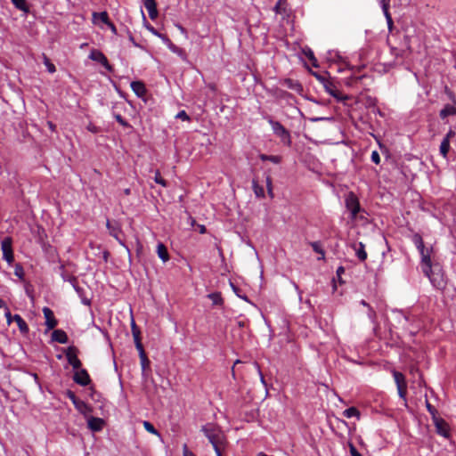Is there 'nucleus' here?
Returning <instances> with one entry per match:
<instances>
[{
	"label": "nucleus",
	"mask_w": 456,
	"mask_h": 456,
	"mask_svg": "<svg viewBox=\"0 0 456 456\" xmlns=\"http://www.w3.org/2000/svg\"><path fill=\"white\" fill-rule=\"evenodd\" d=\"M156 183L162 184L163 186L166 185L165 180L161 177L160 173L159 171H156L155 177H154Z\"/></svg>",
	"instance_id": "obj_47"
},
{
	"label": "nucleus",
	"mask_w": 456,
	"mask_h": 456,
	"mask_svg": "<svg viewBox=\"0 0 456 456\" xmlns=\"http://www.w3.org/2000/svg\"><path fill=\"white\" fill-rule=\"evenodd\" d=\"M349 451L351 456H362L353 444H349Z\"/></svg>",
	"instance_id": "obj_48"
},
{
	"label": "nucleus",
	"mask_w": 456,
	"mask_h": 456,
	"mask_svg": "<svg viewBox=\"0 0 456 456\" xmlns=\"http://www.w3.org/2000/svg\"><path fill=\"white\" fill-rule=\"evenodd\" d=\"M392 374L397 387L398 395L406 402L407 381L404 375L395 370H392Z\"/></svg>",
	"instance_id": "obj_3"
},
{
	"label": "nucleus",
	"mask_w": 456,
	"mask_h": 456,
	"mask_svg": "<svg viewBox=\"0 0 456 456\" xmlns=\"http://www.w3.org/2000/svg\"><path fill=\"white\" fill-rule=\"evenodd\" d=\"M412 241L416 248H418V250H422L423 248L425 247L422 237L419 234H414L412 237Z\"/></svg>",
	"instance_id": "obj_28"
},
{
	"label": "nucleus",
	"mask_w": 456,
	"mask_h": 456,
	"mask_svg": "<svg viewBox=\"0 0 456 456\" xmlns=\"http://www.w3.org/2000/svg\"><path fill=\"white\" fill-rule=\"evenodd\" d=\"M200 431L208 438L213 448L226 445L225 435L218 425L207 423L201 427Z\"/></svg>",
	"instance_id": "obj_2"
},
{
	"label": "nucleus",
	"mask_w": 456,
	"mask_h": 456,
	"mask_svg": "<svg viewBox=\"0 0 456 456\" xmlns=\"http://www.w3.org/2000/svg\"><path fill=\"white\" fill-rule=\"evenodd\" d=\"M14 273L16 276H18L20 279L23 277L24 272H23V268L21 267V265H17L15 266Z\"/></svg>",
	"instance_id": "obj_45"
},
{
	"label": "nucleus",
	"mask_w": 456,
	"mask_h": 456,
	"mask_svg": "<svg viewBox=\"0 0 456 456\" xmlns=\"http://www.w3.org/2000/svg\"><path fill=\"white\" fill-rule=\"evenodd\" d=\"M183 456H196L192 452H191L187 445L184 444L183 447Z\"/></svg>",
	"instance_id": "obj_51"
},
{
	"label": "nucleus",
	"mask_w": 456,
	"mask_h": 456,
	"mask_svg": "<svg viewBox=\"0 0 456 456\" xmlns=\"http://www.w3.org/2000/svg\"><path fill=\"white\" fill-rule=\"evenodd\" d=\"M4 316L6 318L7 323L10 325L12 323V322L13 321V315H12L8 307H5Z\"/></svg>",
	"instance_id": "obj_44"
},
{
	"label": "nucleus",
	"mask_w": 456,
	"mask_h": 456,
	"mask_svg": "<svg viewBox=\"0 0 456 456\" xmlns=\"http://www.w3.org/2000/svg\"><path fill=\"white\" fill-rule=\"evenodd\" d=\"M260 159L262 160H268V161H271L274 164H279L281 160V158L280 156H276V155H261L260 156Z\"/></svg>",
	"instance_id": "obj_32"
},
{
	"label": "nucleus",
	"mask_w": 456,
	"mask_h": 456,
	"mask_svg": "<svg viewBox=\"0 0 456 456\" xmlns=\"http://www.w3.org/2000/svg\"><path fill=\"white\" fill-rule=\"evenodd\" d=\"M145 27H146V28H147L151 33H152L153 35H155V36H157V37H159V35L160 34V33H159V32H158V31H157V30H156V29H155L151 25H150V24H145Z\"/></svg>",
	"instance_id": "obj_54"
},
{
	"label": "nucleus",
	"mask_w": 456,
	"mask_h": 456,
	"mask_svg": "<svg viewBox=\"0 0 456 456\" xmlns=\"http://www.w3.org/2000/svg\"><path fill=\"white\" fill-rule=\"evenodd\" d=\"M74 406L79 412L83 414H86V412L90 411L89 406L80 399L75 402Z\"/></svg>",
	"instance_id": "obj_25"
},
{
	"label": "nucleus",
	"mask_w": 456,
	"mask_h": 456,
	"mask_svg": "<svg viewBox=\"0 0 456 456\" xmlns=\"http://www.w3.org/2000/svg\"><path fill=\"white\" fill-rule=\"evenodd\" d=\"M286 0H278L277 4H275L273 10L276 13H284L286 12Z\"/></svg>",
	"instance_id": "obj_31"
},
{
	"label": "nucleus",
	"mask_w": 456,
	"mask_h": 456,
	"mask_svg": "<svg viewBox=\"0 0 456 456\" xmlns=\"http://www.w3.org/2000/svg\"><path fill=\"white\" fill-rule=\"evenodd\" d=\"M64 280L69 281L74 289L77 292V294L81 295V293L83 292V289L77 286V279L75 277H69L68 279L64 278Z\"/></svg>",
	"instance_id": "obj_36"
},
{
	"label": "nucleus",
	"mask_w": 456,
	"mask_h": 456,
	"mask_svg": "<svg viewBox=\"0 0 456 456\" xmlns=\"http://www.w3.org/2000/svg\"><path fill=\"white\" fill-rule=\"evenodd\" d=\"M393 314L399 324L403 325L409 321V316L401 310H393Z\"/></svg>",
	"instance_id": "obj_20"
},
{
	"label": "nucleus",
	"mask_w": 456,
	"mask_h": 456,
	"mask_svg": "<svg viewBox=\"0 0 456 456\" xmlns=\"http://www.w3.org/2000/svg\"><path fill=\"white\" fill-rule=\"evenodd\" d=\"M253 189L257 198L265 197L263 187L259 186L255 181L253 182Z\"/></svg>",
	"instance_id": "obj_38"
},
{
	"label": "nucleus",
	"mask_w": 456,
	"mask_h": 456,
	"mask_svg": "<svg viewBox=\"0 0 456 456\" xmlns=\"http://www.w3.org/2000/svg\"><path fill=\"white\" fill-rule=\"evenodd\" d=\"M390 1L391 0H380V4H381L383 12H387V11H389Z\"/></svg>",
	"instance_id": "obj_42"
},
{
	"label": "nucleus",
	"mask_w": 456,
	"mask_h": 456,
	"mask_svg": "<svg viewBox=\"0 0 456 456\" xmlns=\"http://www.w3.org/2000/svg\"><path fill=\"white\" fill-rule=\"evenodd\" d=\"M5 308L7 307L6 305H5V302L3 300V299H0V308Z\"/></svg>",
	"instance_id": "obj_64"
},
{
	"label": "nucleus",
	"mask_w": 456,
	"mask_h": 456,
	"mask_svg": "<svg viewBox=\"0 0 456 456\" xmlns=\"http://www.w3.org/2000/svg\"><path fill=\"white\" fill-rule=\"evenodd\" d=\"M371 160L375 163V164H379L380 162V157H379V154L378 151H372L371 153Z\"/></svg>",
	"instance_id": "obj_49"
},
{
	"label": "nucleus",
	"mask_w": 456,
	"mask_h": 456,
	"mask_svg": "<svg viewBox=\"0 0 456 456\" xmlns=\"http://www.w3.org/2000/svg\"><path fill=\"white\" fill-rule=\"evenodd\" d=\"M47 126H48V127H49L52 131H54V130H55V125H54L53 122L48 121V122H47Z\"/></svg>",
	"instance_id": "obj_60"
},
{
	"label": "nucleus",
	"mask_w": 456,
	"mask_h": 456,
	"mask_svg": "<svg viewBox=\"0 0 456 456\" xmlns=\"http://www.w3.org/2000/svg\"><path fill=\"white\" fill-rule=\"evenodd\" d=\"M15 7L20 11L28 12V8L26 0H11Z\"/></svg>",
	"instance_id": "obj_30"
},
{
	"label": "nucleus",
	"mask_w": 456,
	"mask_h": 456,
	"mask_svg": "<svg viewBox=\"0 0 456 456\" xmlns=\"http://www.w3.org/2000/svg\"><path fill=\"white\" fill-rule=\"evenodd\" d=\"M64 280L69 281L74 289L77 292V294L81 295V293L83 292V289L77 286V279L75 277H69L68 279L64 278Z\"/></svg>",
	"instance_id": "obj_35"
},
{
	"label": "nucleus",
	"mask_w": 456,
	"mask_h": 456,
	"mask_svg": "<svg viewBox=\"0 0 456 456\" xmlns=\"http://www.w3.org/2000/svg\"><path fill=\"white\" fill-rule=\"evenodd\" d=\"M140 360H141L142 369L144 371L146 367L149 365L150 362L146 355L140 356Z\"/></svg>",
	"instance_id": "obj_43"
},
{
	"label": "nucleus",
	"mask_w": 456,
	"mask_h": 456,
	"mask_svg": "<svg viewBox=\"0 0 456 456\" xmlns=\"http://www.w3.org/2000/svg\"><path fill=\"white\" fill-rule=\"evenodd\" d=\"M449 150L450 142H448V138H444L440 145V153L443 155V157L446 158Z\"/></svg>",
	"instance_id": "obj_26"
},
{
	"label": "nucleus",
	"mask_w": 456,
	"mask_h": 456,
	"mask_svg": "<svg viewBox=\"0 0 456 456\" xmlns=\"http://www.w3.org/2000/svg\"><path fill=\"white\" fill-rule=\"evenodd\" d=\"M345 269L342 266H339L337 270V273L340 275V273H344Z\"/></svg>",
	"instance_id": "obj_63"
},
{
	"label": "nucleus",
	"mask_w": 456,
	"mask_h": 456,
	"mask_svg": "<svg viewBox=\"0 0 456 456\" xmlns=\"http://www.w3.org/2000/svg\"><path fill=\"white\" fill-rule=\"evenodd\" d=\"M131 88L138 97H143L146 94L145 86L141 81H133L131 83Z\"/></svg>",
	"instance_id": "obj_16"
},
{
	"label": "nucleus",
	"mask_w": 456,
	"mask_h": 456,
	"mask_svg": "<svg viewBox=\"0 0 456 456\" xmlns=\"http://www.w3.org/2000/svg\"><path fill=\"white\" fill-rule=\"evenodd\" d=\"M456 115V107L452 105H446L444 108L440 111V117L442 118H445L448 116Z\"/></svg>",
	"instance_id": "obj_23"
},
{
	"label": "nucleus",
	"mask_w": 456,
	"mask_h": 456,
	"mask_svg": "<svg viewBox=\"0 0 456 456\" xmlns=\"http://www.w3.org/2000/svg\"><path fill=\"white\" fill-rule=\"evenodd\" d=\"M43 314L45 319L47 330H53L57 325V321L54 318L53 312L49 307H44Z\"/></svg>",
	"instance_id": "obj_11"
},
{
	"label": "nucleus",
	"mask_w": 456,
	"mask_h": 456,
	"mask_svg": "<svg viewBox=\"0 0 456 456\" xmlns=\"http://www.w3.org/2000/svg\"><path fill=\"white\" fill-rule=\"evenodd\" d=\"M435 425H436V432L439 435H441L444 437H448L449 436L448 426H447L446 422L444 419H436L435 420Z\"/></svg>",
	"instance_id": "obj_13"
},
{
	"label": "nucleus",
	"mask_w": 456,
	"mask_h": 456,
	"mask_svg": "<svg viewBox=\"0 0 456 456\" xmlns=\"http://www.w3.org/2000/svg\"><path fill=\"white\" fill-rule=\"evenodd\" d=\"M175 118L182 119V120H189L190 119L189 116L187 115V113L184 110L179 111L176 114Z\"/></svg>",
	"instance_id": "obj_46"
},
{
	"label": "nucleus",
	"mask_w": 456,
	"mask_h": 456,
	"mask_svg": "<svg viewBox=\"0 0 456 456\" xmlns=\"http://www.w3.org/2000/svg\"><path fill=\"white\" fill-rule=\"evenodd\" d=\"M343 415L346 417V418H353V417H359L360 416V412L359 411L354 408V407H350V408H347L343 412Z\"/></svg>",
	"instance_id": "obj_27"
},
{
	"label": "nucleus",
	"mask_w": 456,
	"mask_h": 456,
	"mask_svg": "<svg viewBox=\"0 0 456 456\" xmlns=\"http://www.w3.org/2000/svg\"><path fill=\"white\" fill-rule=\"evenodd\" d=\"M426 406L429 413L434 416L436 412V409L428 402H427Z\"/></svg>",
	"instance_id": "obj_56"
},
{
	"label": "nucleus",
	"mask_w": 456,
	"mask_h": 456,
	"mask_svg": "<svg viewBox=\"0 0 456 456\" xmlns=\"http://www.w3.org/2000/svg\"><path fill=\"white\" fill-rule=\"evenodd\" d=\"M159 37L162 39V41L168 46V47H171L172 45V42L170 41V39L165 36V35H162V34H159Z\"/></svg>",
	"instance_id": "obj_50"
},
{
	"label": "nucleus",
	"mask_w": 456,
	"mask_h": 456,
	"mask_svg": "<svg viewBox=\"0 0 456 456\" xmlns=\"http://www.w3.org/2000/svg\"><path fill=\"white\" fill-rule=\"evenodd\" d=\"M115 118L120 125H122L124 126H128L127 122L119 114L116 115Z\"/></svg>",
	"instance_id": "obj_53"
},
{
	"label": "nucleus",
	"mask_w": 456,
	"mask_h": 456,
	"mask_svg": "<svg viewBox=\"0 0 456 456\" xmlns=\"http://www.w3.org/2000/svg\"><path fill=\"white\" fill-rule=\"evenodd\" d=\"M104 421L100 418L90 417L87 420L88 428L94 432L101 431L103 428Z\"/></svg>",
	"instance_id": "obj_12"
},
{
	"label": "nucleus",
	"mask_w": 456,
	"mask_h": 456,
	"mask_svg": "<svg viewBox=\"0 0 456 456\" xmlns=\"http://www.w3.org/2000/svg\"><path fill=\"white\" fill-rule=\"evenodd\" d=\"M226 445H221V446H217V447H214V450H215V452L216 454V456H223L222 455V451L225 448Z\"/></svg>",
	"instance_id": "obj_55"
},
{
	"label": "nucleus",
	"mask_w": 456,
	"mask_h": 456,
	"mask_svg": "<svg viewBox=\"0 0 456 456\" xmlns=\"http://www.w3.org/2000/svg\"><path fill=\"white\" fill-rule=\"evenodd\" d=\"M144 6L148 11L149 16L151 20H154L158 16L157 4L155 0H145Z\"/></svg>",
	"instance_id": "obj_14"
},
{
	"label": "nucleus",
	"mask_w": 456,
	"mask_h": 456,
	"mask_svg": "<svg viewBox=\"0 0 456 456\" xmlns=\"http://www.w3.org/2000/svg\"><path fill=\"white\" fill-rule=\"evenodd\" d=\"M384 15L386 17L388 28H389V30H391L392 28H393V24L394 23H393V20H392V17H391V14H390L389 11H387V12H384Z\"/></svg>",
	"instance_id": "obj_41"
},
{
	"label": "nucleus",
	"mask_w": 456,
	"mask_h": 456,
	"mask_svg": "<svg viewBox=\"0 0 456 456\" xmlns=\"http://www.w3.org/2000/svg\"><path fill=\"white\" fill-rule=\"evenodd\" d=\"M208 297L212 301L214 305H222L224 299L220 292H214L208 295Z\"/></svg>",
	"instance_id": "obj_22"
},
{
	"label": "nucleus",
	"mask_w": 456,
	"mask_h": 456,
	"mask_svg": "<svg viewBox=\"0 0 456 456\" xmlns=\"http://www.w3.org/2000/svg\"><path fill=\"white\" fill-rule=\"evenodd\" d=\"M257 369H258V373H259V375H260L261 382H262L264 385H265V381L264 376H263V374H262V372H261V370H260V369H259V367H258V366H257Z\"/></svg>",
	"instance_id": "obj_62"
},
{
	"label": "nucleus",
	"mask_w": 456,
	"mask_h": 456,
	"mask_svg": "<svg viewBox=\"0 0 456 456\" xmlns=\"http://www.w3.org/2000/svg\"><path fill=\"white\" fill-rule=\"evenodd\" d=\"M347 211L352 220L365 219V211L359 205V201H346Z\"/></svg>",
	"instance_id": "obj_6"
},
{
	"label": "nucleus",
	"mask_w": 456,
	"mask_h": 456,
	"mask_svg": "<svg viewBox=\"0 0 456 456\" xmlns=\"http://www.w3.org/2000/svg\"><path fill=\"white\" fill-rule=\"evenodd\" d=\"M107 25L110 27V28L111 29V31H112L113 33H116V31H117V30H116V27L114 26V24H113V23H111V22L110 21Z\"/></svg>",
	"instance_id": "obj_61"
},
{
	"label": "nucleus",
	"mask_w": 456,
	"mask_h": 456,
	"mask_svg": "<svg viewBox=\"0 0 456 456\" xmlns=\"http://www.w3.org/2000/svg\"><path fill=\"white\" fill-rule=\"evenodd\" d=\"M89 57L93 61H98L101 64H102L108 70H111V66L109 64L107 58L102 52L98 50H93L90 53Z\"/></svg>",
	"instance_id": "obj_10"
},
{
	"label": "nucleus",
	"mask_w": 456,
	"mask_h": 456,
	"mask_svg": "<svg viewBox=\"0 0 456 456\" xmlns=\"http://www.w3.org/2000/svg\"><path fill=\"white\" fill-rule=\"evenodd\" d=\"M77 350L74 346L68 347L66 351V357L69 363L73 367L74 370H78L81 367V362L77 357Z\"/></svg>",
	"instance_id": "obj_8"
},
{
	"label": "nucleus",
	"mask_w": 456,
	"mask_h": 456,
	"mask_svg": "<svg viewBox=\"0 0 456 456\" xmlns=\"http://www.w3.org/2000/svg\"><path fill=\"white\" fill-rule=\"evenodd\" d=\"M134 344H135V347H136V349L139 352V355L140 356L146 355L145 352H144V349H143V346H142V345L141 343V338L134 339Z\"/></svg>",
	"instance_id": "obj_39"
},
{
	"label": "nucleus",
	"mask_w": 456,
	"mask_h": 456,
	"mask_svg": "<svg viewBox=\"0 0 456 456\" xmlns=\"http://www.w3.org/2000/svg\"><path fill=\"white\" fill-rule=\"evenodd\" d=\"M157 254L163 263H166L169 260L167 248L162 242H159L157 245Z\"/></svg>",
	"instance_id": "obj_18"
},
{
	"label": "nucleus",
	"mask_w": 456,
	"mask_h": 456,
	"mask_svg": "<svg viewBox=\"0 0 456 456\" xmlns=\"http://www.w3.org/2000/svg\"><path fill=\"white\" fill-rule=\"evenodd\" d=\"M73 379L77 384L83 387L87 386L91 381L87 371L84 369L77 370V371L74 374Z\"/></svg>",
	"instance_id": "obj_9"
},
{
	"label": "nucleus",
	"mask_w": 456,
	"mask_h": 456,
	"mask_svg": "<svg viewBox=\"0 0 456 456\" xmlns=\"http://www.w3.org/2000/svg\"><path fill=\"white\" fill-rule=\"evenodd\" d=\"M455 133L452 130H450L444 138H448V142H450V138L453 137Z\"/></svg>",
	"instance_id": "obj_59"
},
{
	"label": "nucleus",
	"mask_w": 456,
	"mask_h": 456,
	"mask_svg": "<svg viewBox=\"0 0 456 456\" xmlns=\"http://www.w3.org/2000/svg\"><path fill=\"white\" fill-rule=\"evenodd\" d=\"M93 16L94 20L98 19L106 25L110 22L109 16L106 12H94Z\"/></svg>",
	"instance_id": "obj_29"
},
{
	"label": "nucleus",
	"mask_w": 456,
	"mask_h": 456,
	"mask_svg": "<svg viewBox=\"0 0 456 456\" xmlns=\"http://www.w3.org/2000/svg\"><path fill=\"white\" fill-rule=\"evenodd\" d=\"M353 248L355 251V255L361 261H364L367 258V253L365 251V246L362 242L354 243Z\"/></svg>",
	"instance_id": "obj_17"
},
{
	"label": "nucleus",
	"mask_w": 456,
	"mask_h": 456,
	"mask_svg": "<svg viewBox=\"0 0 456 456\" xmlns=\"http://www.w3.org/2000/svg\"><path fill=\"white\" fill-rule=\"evenodd\" d=\"M268 122L271 125L273 133L281 138L282 142L288 145L290 144V135L289 131L278 121L269 118Z\"/></svg>",
	"instance_id": "obj_4"
},
{
	"label": "nucleus",
	"mask_w": 456,
	"mask_h": 456,
	"mask_svg": "<svg viewBox=\"0 0 456 456\" xmlns=\"http://www.w3.org/2000/svg\"><path fill=\"white\" fill-rule=\"evenodd\" d=\"M283 85H284L286 87H288V88H289V89H292V90H294V91H296V92H300V91H302V86H301V85H300L298 82L294 81V80H292V79H285V80L283 81Z\"/></svg>",
	"instance_id": "obj_24"
},
{
	"label": "nucleus",
	"mask_w": 456,
	"mask_h": 456,
	"mask_svg": "<svg viewBox=\"0 0 456 456\" xmlns=\"http://www.w3.org/2000/svg\"><path fill=\"white\" fill-rule=\"evenodd\" d=\"M143 427L144 428L151 434H153V435H156L158 436H160V434L158 432V430L154 428V426L147 421V420H144L143 421Z\"/></svg>",
	"instance_id": "obj_33"
},
{
	"label": "nucleus",
	"mask_w": 456,
	"mask_h": 456,
	"mask_svg": "<svg viewBox=\"0 0 456 456\" xmlns=\"http://www.w3.org/2000/svg\"><path fill=\"white\" fill-rule=\"evenodd\" d=\"M131 331H132L134 339L140 338V330L137 328L134 319H132V321H131Z\"/></svg>",
	"instance_id": "obj_37"
},
{
	"label": "nucleus",
	"mask_w": 456,
	"mask_h": 456,
	"mask_svg": "<svg viewBox=\"0 0 456 456\" xmlns=\"http://www.w3.org/2000/svg\"><path fill=\"white\" fill-rule=\"evenodd\" d=\"M198 228H199V232H200L201 234H203V233H205V232H206V227H205V225H203V224H199V225H198Z\"/></svg>",
	"instance_id": "obj_58"
},
{
	"label": "nucleus",
	"mask_w": 456,
	"mask_h": 456,
	"mask_svg": "<svg viewBox=\"0 0 456 456\" xmlns=\"http://www.w3.org/2000/svg\"><path fill=\"white\" fill-rule=\"evenodd\" d=\"M431 248L424 247L422 250H419L421 256V269L424 274L428 277L431 283L436 287H440L443 278L439 273L432 270V264L430 258Z\"/></svg>",
	"instance_id": "obj_1"
},
{
	"label": "nucleus",
	"mask_w": 456,
	"mask_h": 456,
	"mask_svg": "<svg viewBox=\"0 0 456 456\" xmlns=\"http://www.w3.org/2000/svg\"><path fill=\"white\" fill-rule=\"evenodd\" d=\"M67 396L71 400L73 404L75 403V402H77L78 400V398L76 396V395L72 391H68Z\"/></svg>",
	"instance_id": "obj_52"
},
{
	"label": "nucleus",
	"mask_w": 456,
	"mask_h": 456,
	"mask_svg": "<svg viewBox=\"0 0 456 456\" xmlns=\"http://www.w3.org/2000/svg\"><path fill=\"white\" fill-rule=\"evenodd\" d=\"M313 250L320 255L318 260H323L325 258V251L322 248V245L318 241H314L310 243Z\"/></svg>",
	"instance_id": "obj_21"
},
{
	"label": "nucleus",
	"mask_w": 456,
	"mask_h": 456,
	"mask_svg": "<svg viewBox=\"0 0 456 456\" xmlns=\"http://www.w3.org/2000/svg\"><path fill=\"white\" fill-rule=\"evenodd\" d=\"M307 56L309 58V60L313 61V65L316 67L317 66V64L315 63L316 59L314 56V53L311 52Z\"/></svg>",
	"instance_id": "obj_57"
},
{
	"label": "nucleus",
	"mask_w": 456,
	"mask_h": 456,
	"mask_svg": "<svg viewBox=\"0 0 456 456\" xmlns=\"http://www.w3.org/2000/svg\"><path fill=\"white\" fill-rule=\"evenodd\" d=\"M1 249L3 252V258L9 264L12 265L14 261L13 250H12V240L11 237H5L1 241Z\"/></svg>",
	"instance_id": "obj_5"
},
{
	"label": "nucleus",
	"mask_w": 456,
	"mask_h": 456,
	"mask_svg": "<svg viewBox=\"0 0 456 456\" xmlns=\"http://www.w3.org/2000/svg\"><path fill=\"white\" fill-rule=\"evenodd\" d=\"M106 226L109 230L110 234L114 237L118 243L123 246L127 253L130 255V249L125 244L124 240L119 238V233L121 232V229L119 225L117 223H110L109 220H107Z\"/></svg>",
	"instance_id": "obj_7"
},
{
	"label": "nucleus",
	"mask_w": 456,
	"mask_h": 456,
	"mask_svg": "<svg viewBox=\"0 0 456 456\" xmlns=\"http://www.w3.org/2000/svg\"><path fill=\"white\" fill-rule=\"evenodd\" d=\"M13 322H16L18 325V328L21 333H28V326L27 322L22 319V317L19 314L13 315Z\"/></svg>",
	"instance_id": "obj_19"
},
{
	"label": "nucleus",
	"mask_w": 456,
	"mask_h": 456,
	"mask_svg": "<svg viewBox=\"0 0 456 456\" xmlns=\"http://www.w3.org/2000/svg\"><path fill=\"white\" fill-rule=\"evenodd\" d=\"M44 59V64L46 66L47 70L50 73H54L56 69L55 66L51 62V61L48 59V57L45 54H43Z\"/></svg>",
	"instance_id": "obj_34"
},
{
	"label": "nucleus",
	"mask_w": 456,
	"mask_h": 456,
	"mask_svg": "<svg viewBox=\"0 0 456 456\" xmlns=\"http://www.w3.org/2000/svg\"><path fill=\"white\" fill-rule=\"evenodd\" d=\"M368 317L371 322L375 323L377 319L376 312L372 309V307H368Z\"/></svg>",
	"instance_id": "obj_40"
},
{
	"label": "nucleus",
	"mask_w": 456,
	"mask_h": 456,
	"mask_svg": "<svg viewBox=\"0 0 456 456\" xmlns=\"http://www.w3.org/2000/svg\"><path fill=\"white\" fill-rule=\"evenodd\" d=\"M52 340L60 344L68 343V336L62 330H54L52 333Z\"/></svg>",
	"instance_id": "obj_15"
}]
</instances>
